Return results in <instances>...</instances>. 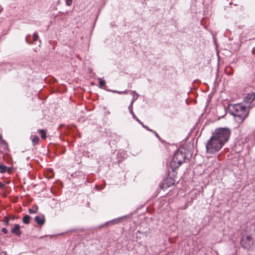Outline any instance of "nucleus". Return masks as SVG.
Here are the masks:
<instances>
[{"mask_svg":"<svg viewBox=\"0 0 255 255\" xmlns=\"http://www.w3.org/2000/svg\"><path fill=\"white\" fill-rule=\"evenodd\" d=\"M2 140H4L2 139V135H1V134L0 133V142L2 141Z\"/></svg>","mask_w":255,"mask_h":255,"instance_id":"obj_27","label":"nucleus"},{"mask_svg":"<svg viewBox=\"0 0 255 255\" xmlns=\"http://www.w3.org/2000/svg\"><path fill=\"white\" fill-rule=\"evenodd\" d=\"M30 36V35H28L26 36V37H25V41L26 42L28 43V44H31L32 43V42H30L28 40V38Z\"/></svg>","mask_w":255,"mask_h":255,"instance_id":"obj_22","label":"nucleus"},{"mask_svg":"<svg viewBox=\"0 0 255 255\" xmlns=\"http://www.w3.org/2000/svg\"><path fill=\"white\" fill-rule=\"evenodd\" d=\"M139 124H140L142 127L143 128H144L145 129H146V130L150 131V132H152V133H153L155 135L158 137V138H160V136H159V135L158 134V133H157V132L155 131H154L152 129H151L150 128H149L148 127H147L146 126L144 125L143 124V123L142 122H141L140 120H138V122H137Z\"/></svg>","mask_w":255,"mask_h":255,"instance_id":"obj_10","label":"nucleus"},{"mask_svg":"<svg viewBox=\"0 0 255 255\" xmlns=\"http://www.w3.org/2000/svg\"><path fill=\"white\" fill-rule=\"evenodd\" d=\"M30 216L26 215L23 216L22 218V222L25 224H28L30 222Z\"/></svg>","mask_w":255,"mask_h":255,"instance_id":"obj_14","label":"nucleus"},{"mask_svg":"<svg viewBox=\"0 0 255 255\" xmlns=\"http://www.w3.org/2000/svg\"><path fill=\"white\" fill-rule=\"evenodd\" d=\"M8 149L7 143L4 141L2 140L0 142V151H5Z\"/></svg>","mask_w":255,"mask_h":255,"instance_id":"obj_11","label":"nucleus"},{"mask_svg":"<svg viewBox=\"0 0 255 255\" xmlns=\"http://www.w3.org/2000/svg\"><path fill=\"white\" fill-rule=\"evenodd\" d=\"M38 207L34 205L32 207V209H29L28 212L30 214L36 213L37 212Z\"/></svg>","mask_w":255,"mask_h":255,"instance_id":"obj_15","label":"nucleus"},{"mask_svg":"<svg viewBox=\"0 0 255 255\" xmlns=\"http://www.w3.org/2000/svg\"><path fill=\"white\" fill-rule=\"evenodd\" d=\"M138 97V94H136L135 95H134L133 96L132 99V100L130 102V104L128 108L129 113L132 115V118L137 122H138V120H139L136 117V116L135 115V114H134V113L133 112L132 105H133V103L134 102V101L137 100Z\"/></svg>","mask_w":255,"mask_h":255,"instance_id":"obj_6","label":"nucleus"},{"mask_svg":"<svg viewBox=\"0 0 255 255\" xmlns=\"http://www.w3.org/2000/svg\"><path fill=\"white\" fill-rule=\"evenodd\" d=\"M38 131L39 132L40 135H41V137L42 139H45L46 138V131L45 130L40 129V130H39Z\"/></svg>","mask_w":255,"mask_h":255,"instance_id":"obj_17","label":"nucleus"},{"mask_svg":"<svg viewBox=\"0 0 255 255\" xmlns=\"http://www.w3.org/2000/svg\"><path fill=\"white\" fill-rule=\"evenodd\" d=\"M34 221L38 225H43L45 222L44 216L43 215L36 216L34 218Z\"/></svg>","mask_w":255,"mask_h":255,"instance_id":"obj_7","label":"nucleus"},{"mask_svg":"<svg viewBox=\"0 0 255 255\" xmlns=\"http://www.w3.org/2000/svg\"><path fill=\"white\" fill-rule=\"evenodd\" d=\"M123 218L122 217L116 218L106 222L104 225H106L107 226H109L112 225L118 224L119 223L123 221Z\"/></svg>","mask_w":255,"mask_h":255,"instance_id":"obj_8","label":"nucleus"},{"mask_svg":"<svg viewBox=\"0 0 255 255\" xmlns=\"http://www.w3.org/2000/svg\"><path fill=\"white\" fill-rule=\"evenodd\" d=\"M38 39V36L37 35V32H34L33 35V41H36Z\"/></svg>","mask_w":255,"mask_h":255,"instance_id":"obj_20","label":"nucleus"},{"mask_svg":"<svg viewBox=\"0 0 255 255\" xmlns=\"http://www.w3.org/2000/svg\"><path fill=\"white\" fill-rule=\"evenodd\" d=\"M98 80L100 88L105 89V86H106L105 81L101 78H98Z\"/></svg>","mask_w":255,"mask_h":255,"instance_id":"obj_13","label":"nucleus"},{"mask_svg":"<svg viewBox=\"0 0 255 255\" xmlns=\"http://www.w3.org/2000/svg\"><path fill=\"white\" fill-rule=\"evenodd\" d=\"M7 167L5 165L0 164V171L1 173H4L6 172Z\"/></svg>","mask_w":255,"mask_h":255,"instance_id":"obj_18","label":"nucleus"},{"mask_svg":"<svg viewBox=\"0 0 255 255\" xmlns=\"http://www.w3.org/2000/svg\"><path fill=\"white\" fill-rule=\"evenodd\" d=\"M1 232L5 234L8 233V231H7V229L5 228H2L1 229Z\"/></svg>","mask_w":255,"mask_h":255,"instance_id":"obj_23","label":"nucleus"},{"mask_svg":"<svg viewBox=\"0 0 255 255\" xmlns=\"http://www.w3.org/2000/svg\"><path fill=\"white\" fill-rule=\"evenodd\" d=\"M130 94H134L135 93V91H130Z\"/></svg>","mask_w":255,"mask_h":255,"instance_id":"obj_28","label":"nucleus"},{"mask_svg":"<svg viewBox=\"0 0 255 255\" xmlns=\"http://www.w3.org/2000/svg\"><path fill=\"white\" fill-rule=\"evenodd\" d=\"M187 150L184 148H179L174 153V156L170 162V166L172 171H174L181 164L189 161L186 156Z\"/></svg>","mask_w":255,"mask_h":255,"instance_id":"obj_3","label":"nucleus"},{"mask_svg":"<svg viewBox=\"0 0 255 255\" xmlns=\"http://www.w3.org/2000/svg\"><path fill=\"white\" fill-rule=\"evenodd\" d=\"M39 139L37 135H34L32 139V142L33 145L37 144L39 142Z\"/></svg>","mask_w":255,"mask_h":255,"instance_id":"obj_16","label":"nucleus"},{"mask_svg":"<svg viewBox=\"0 0 255 255\" xmlns=\"http://www.w3.org/2000/svg\"><path fill=\"white\" fill-rule=\"evenodd\" d=\"M128 91L127 90H125L123 91H120L119 94H128Z\"/></svg>","mask_w":255,"mask_h":255,"instance_id":"obj_24","label":"nucleus"},{"mask_svg":"<svg viewBox=\"0 0 255 255\" xmlns=\"http://www.w3.org/2000/svg\"><path fill=\"white\" fill-rule=\"evenodd\" d=\"M246 99L250 102L254 101L255 99V92L248 94Z\"/></svg>","mask_w":255,"mask_h":255,"instance_id":"obj_12","label":"nucleus"},{"mask_svg":"<svg viewBox=\"0 0 255 255\" xmlns=\"http://www.w3.org/2000/svg\"><path fill=\"white\" fill-rule=\"evenodd\" d=\"M228 110L239 123H243L249 114V108L242 104H229Z\"/></svg>","mask_w":255,"mask_h":255,"instance_id":"obj_2","label":"nucleus"},{"mask_svg":"<svg viewBox=\"0 0 255 255\" xmlns=\"http://www.w3.org/2000/svg\"><path fill=\"white\" fill-rule=\"evenodd\" d=\"M175 180L172 177H167L165 179L163 182H161L159 184V186L161 189H164V188H168L175 183Z\"/></svg>","mask_w":255,"mask_h":255,"instance_id":"obj_5","label":"nucleus"},{"mask_svg":"<svg viewBox=\"0 0 255 255\" xmlns=\"http://www.w3.org/2000/svg\"><path fill=\"white\" fill-rule=\"evenodd\" d=\"M65 1L66 5L70 6L72 5L73 0H65Z\"/></svg>","mask_w":255,"mask_h":255,"instance_id":"obj_21","label":"nucleus"},{"mask_svg":"<svg viewBox=\"0 0 255 255\" xmlns=\"http://www.w3.org/2000/svg\"><path fill=\"white\" fill-rule=\"evenodd\" d=\"M20 226L18 224H14V227L11 230L12 233L15 234L17 236H20L21 233L20 231Z\"/></svg>","mask_w":255,"mask_h":255,"instance_id":"obj_9","label":"nucleus"},{"mask_svg":"<svg viewBox=\"0 0 255 255\" xmlns=\"http://www.w3.org/2000/svg\"><path fill=\"white\" fill-rule=\"evenodd\" d=\"M231 135V130L228 128H220L215 129L209 140L206 143L207 152L214 153L219 151L227 142Z\"/></svg>","mask_w":255,"mask_h":255,"instance_id":"obj_1","label":"nucleus"},{"mask_svg":"<svg viewBox=\"0 0 255 255\" xmlns=\"http://www.w3.org/2000/svg\"><path fill=\"white\" fill-rule=\"evenodd\" d=\"M4 187V184L0 182V188H2Z\"/></svg>","mask_w":255,"mask_h":255,"instance_id":"obj_26","label":"nucleus"},{"mask_svg":"<svg viewBox=\"0 0 255 255\" xmlns=\"http://www.w3.org/2000/svg\"><path fill=\"white\" fill-rule=\"evenodd\" d=\"M10 219V217H5V219L3 221V224L5 226H8L9 223V220Z\"/></svg>","mask_w":255,"mask_h":255,"instance_id":"obj_19","label":"nucleus"},{"mask_svg":"<svg viewBox=\"0 0 255 255\" xmlns=\"http://www.w3.org/2000/svg\"><path fill=\"white\" fill-rule=\"evenodd\" d=\"M254 243V241L251 236L248 235L243 237L241 240V244L242 247L246 249H249Z\"/></svg>","mask_w":255,"mask_h":255,"instance_id":"obj_4","label":"nucleus"},{"mask_svg":"<svg viewBox=\"0 0 255 255\" xmlns=\"http://www.w3.org/2000/svg\"><path fill=\"white\" fill-rule=\"evenodd\" d=\"M109 91H110V92H112L114 93H118L119 94V92L120 91H116V90H108Z\"/></svg>","mask_w":255,"mask_h":255,"instance_id":"obj_25","label":"nucleus"}]
</instances>
